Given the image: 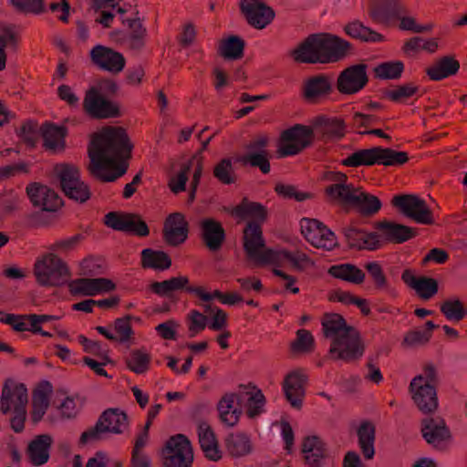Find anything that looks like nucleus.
Here are the masks:
<instances>
[{"label":"nucleus","mask_w":467,"mask_h":467,"mask_svg":"<svg viewBox=\"0 0 467 467\" xmlns=\"http://www.w3.org/2000/svg\"><path fill=\"white\" fill-rule=\"evenodd\" d=\"M133 144L121 127H106L97 133L88 146L89 174L103 182H115L128 170Z\"/></svg>","instance_id":"obj_1"},{"label":"nucleus","mask_w":467,"mask_h":467,"mask_svg":"<svg viewBox=\"0 0 467 467\" xmlns=\"http://www.w3.org/2000/svg\"><path fill=\"white\" fill-rule=\"evenodd\" d=\"M27 402L28 394L25 384L16 383L12 379L4 381L0 397V411L6 415L10 412L11 408H14V416L10 420V425L16 433H20L25 429Z\"/></svg>","instance_id":"obj_2"},{"label":"nucleus","mask_w":467,"mask_h":467,"mask_svg":"<svg viewBox=\"0 0 467 467\" xmlns=\"http://www.w3.org/2000/svg\"><path fill=\"white\" fill-rule=\"evenodd\" d=\"M129 418L126 412L118 408L104 410L94 427L84 431L80 442L99 441L104 433L122 434L129 429Z\"/></svg>","instance_id":"obj_3"},{"label":"nucleus","mask_w":467,"mask_h":467,"mask_svg":"<svg viewBox=\"0 0 467 467\" xmlns=\"http://www.w3.org/2000/svg\"><path fill=\"white\" fill-rule=\"evenodd\" d=\"M34 274L39 285L56 286L64 284L69 278L70 270L57 254L48 253L36 261Z\"/></svg>","instance_id":"obj_4"},{"label":"nucleus","mask_w":467,"mask_h":467,"mask_svg":"<svg viewBox=\"0 0 467 467\" xmlns=\"http://www.w3.org/2000/svg\"><path fill=\"white\" fill-rule=\"evenodd\" d=\"M244 250L246 256L257 265H270L277 258L276 251L267 248L261 224L248 222L244 229Z\"/></svg>","instance_id":"obj_5"},{"label":"nucleus","mask_w":467,"mask_h":467,"mask_svg":"<svg viewBox=\"0 0 467 467\" xmlns=\"http://www.w3.org/2000/svg\"><path fill=\"white\" fill-rule=\"evenodd\" d=\"M54 171L67 197L81 203L90 198L89 187L80 180V172L77 166L60 163L55 166Z\"/></svg>","instance_id":"obj_6"},{"label":"nucleus","mask_w":467,"mask_h":467,"mask_svg":"<svg viewBox=\"0 0 467 467\" xmlns=\"http://www.w3.org/2000/svg\"><path fill=\"white\" fill-rule=\"evenodd\" d=\"M364 352L365 345L355 327L348 329L344 335L331 341L329 348V355L333 360H341L346 363L358 360Z\"/></svg>","instance_id":"obj_7"},{"label":"nucleus","mask_w":467,"mask_h":467,"mask_svg":"<svg viewBox=\"0 0 467 467\" xmlns=\"http://www.w3.org/2000/svg\"><path fill=\"white\" fill-rule=\"evenodd\" d=\"M163 467H192L193 451L190 440L183 434L171 436L162 450Z\"/></svg>","instance_id":"obj_8"},{"label":"nucleus","mask_w":467,"mask_h":467,"mask_svg":"<svg viewBox=\"0 0 467 467\" xmlns=\"http://www.w3.org/2000/svg\"><path fill=\"white\" fill-rule=\"evenodd\" d=\"M313 139V129L309 126L296 124L284 130L280 136L277 149L278 157L294 156L308 147Z\"/></svg>","instance_id":"obj_9"},{"label":"nucleus","mask_w":467,"mask_h":467,"mask_svg":"<svg viewBox=\"0 0 467 467\" xmlns=\"http://www.w3.org/2000/svg\"><path fill=\"white\" fill-rule=\"evenodd\" d=\"M420 432L425 441L433 449L443 451L452 442L451 432L441 417H427L421 420Z\"/></svg>","instance_id":"obj_10"},{"label":"nucleus","mask_w":467,"mask_h":467,"mask_svg":"<svg viewBox=\"0 0 467 467\" xmlns=\"http://www.w3.org/2000/svg\"><path fill=\"white\" fill-rule=\"evenodd\" d=\"M269 137L266 134H257L244 146L247 152L239 158L243 165L258 168L264 174L270 172V153L267 150Z\"/></svg>","instance_id":"obj_11"},{"label":"nucleus","mask_w":467,"mask_h":467,"mask_svg":"<svg viewBox=\"0 0 467 467\" xmlns=\"http://www.w3.org/2000/svg\"><path fill=\"white\" fill-rule=\"evenodd\" d=\"M83 109L91 118L112 119L121 115L117 102L105 99L96 88H89L84 97Z\"/></svg>","instance_id":"obj_12"},{"label":"nucleus","mask_w":467,"mask_h":467,"mask_svg":"<svg viewBox=\"0 0 467 467\" xmlns=\"http://www.w3.org/2000/svg\"><path fill=\"white\" fill-rule=\"evenodd\" d=\"M392 204L402 214L421 224H432L433 215L426 202L416 195H397Z\"/></svg>","instance_id":"obj_13"},{"label":"nucleus","mask_w":467,"mask_h":467,"mask_svg":"<svg viewBox=\"0 0 467 467\" xmlns=\"http://www.w3.org/2000/svg\"><path fill=\"white\" fill-rule=\"evenodd\" d=\"M240 12L249 26L264 29L275 17L274 9L262 0H239Z\"/></svg>","instance_id":"obj_14"},{"label":"nucleus","mask_w":467,"mask_h":467,"mask_svg":"<svg viewBox=\"0 0 467 467\" xmlns=\"http://www.w3.org/2000/svg\"><path fill=\"white\" fill-rule=\"evenodd\" d=\"M368 65L356 64L342 70L337 79V89L343 95H353L362 90L368 83Z\"/></svg>","instance_id":"obj_15"},{"label":"nucleus","mask_w":467,"mask_h":467,"mask_svg":"<svg viewBox=\"0 0 467 467\" xmlns=\"http://www.w3.org/2000/svg\"><path fill=\"white\" fill-rule=\"evenodd\" d=\"M301 233L313 246L327 251L337 246L334 233L321 222L316 219L304 218L301 220Z\"/></svg>","instance_id":"obj_16"},{"label":"nucleus","mask_w":467,"mask_h":467,"mask_svg":"<svg viewBox=\"0 0 467 467\" xmlns=\"http://www.w3.org/2000/svg\"><path fill=\"white\" fill-rule=\"evenodd\" d=\"M104 223L107 226L135 235L145 237L150 234L147 223L136 213H118L110 212L105 215Z\"/></svg>","instance_id":"obj_17"},{"label":"nucleus","mask_w":467,"mask_h":467,"mask_svg":"<svg viewBox=\"0 0 467 467\" xmlns=\"http://www.w3.org/2000/svg\"><path fill=\"white\" fill-rule=\"evenodd\" d=\"M318 35L322 64L340 61L352 53L353 47L348 41L330 34Z\"/></svg>","instance_id":"obj_18"},{"label":"nucleus","mask_w":467,"mask_h":467,"mask_svg":"<svg viewBox=\"0 0 467 467\" xmlns=\"http://www.w3.org/2000/svg\"><path fill=\"white\" fill-rule=\"evenodd\" d=\"M346 244L351 250L376 251L382 247V240L377 232H367L355 226L342 229Z\"/></svg>","instance_id":"obj_19"},{"label":"nucleus","mask_w":467,"mask_h":467,"mask_svg":"<svg viewBox=\"0 0 467 467\" xmlns=\"http://www.w3.org/2000/svg\"><path fill=\"white\" fill-rule=\"evenodd\" d=\"M410 391L417 408L422 413H432L438 408V398L435 387L431 384H423V378L416 376L410 384Z\"/></svg>","instance_id":"obj_20"},{"label":"nucleus","mask_w":467,"mask_h":467,"mask_svg":"<svg viewBox=\"0 0 467 467\" xmlns=\"http://www.w3.org/2000/svg\"><path fill=\"white\" fill-rule=\"evenodd\" d=\"M89 57L97 67L113 74L121 72L126 65V59L121 53L102 45L95 46L90 50Z\"/></svg>","instance_id":"obj_21"},{"label":"nucleus","mask_w":467,"mask_h":467,"mask_svg":"<svg viewBox=\"0 0 467 467\" xmlns=\"http://www.w3.org/2000/svg\"><path fill=\"white\" fill-rule=\"evenodd\" d=\"M307 376L301 370H293L285 375L282 389L292 408L300 410L306 396Z\"/></svg>","instance_id":"obj_22"},{"label":"nucleus","mask_w":467,"mask_h":467,"mask_svg":"<svg viewBox=\"0 0 467 467\" xmlns=\"http://www.w3.org/2000/svg\"><path fill=\"white\" fill-rule=\"evenodd\" d=\"M333 90L332 78L327 74H317L306 78L301 87L302 98L309 103H317Z\"/></svg>","instance_id":"obj_23"},{"label":"nucleus","mask_w":467,"mask_h":467,"mask_svg":"<svg viewBox=\"0 0 467 467\" xmlns=\"http://www.w3.org/2000/svg\"><path fill=\"white\" fill-rule=\"evenodd\" d=\"M115 288V284L104 277L78 278L68 283V290L72 296H93Z\"/></svg>","instance_id":"obj_24"},{"label":"nucleus","mask_w":467,"mask_h":467,"mask_svg":"<svg viewBox=\"0 0 467 467\" xmlns=\"http://www.w3.org/2000/svg\"><path fill=\"white\" fill-rule=\"evenodd\" d=\"M189 223L181 213L170 214L163 225V239L169 245L178 246L188 238Z\"/></svg>","instance_id":"obj_25"},{"label":"nucleus","mask_w":467,"mask_h":467,"mask_svg":"<svg viewBox=\"0 0 467 467\" xmlns=\"http://www.w3.org/2000/svg\"><path fill=\"white\" fill-rule=\"evenodd\" d=\"M26 193L33 205L43 211L55 212L62 205L61 198L54 190L37 182L27 185Z\"/></svg>","instance_id":"obj_26"},{"label":"nucleus","mask_w":467,"mask_h":467,"mask_svg":"<svg viewBox=\"0 0 467 467\" xmlns=\"http://www.w3.org/2000/svg\"><path fill=\"white\" fill-rule=\"evenodd\" d=\"M377 233L382 240V246L386 243L403 244L416 236L414 228L389 221H381L375 223Z\"/></svg>","instance_id":"obj_27"},{"label":"nucleus","mask_w":467,"mask_h":467,"mask_svg":"<svg viewBox=\"0 0 467 467\" xmlns=\"http://www.w3.org/2000/svg\"><path fill=\"white\" fill-rule=\"evenodd\" d=\"M152 293L161 297H171L176 291L183 290L199 297L201 286L191 285L186 275H178L161 282H153L150 285Z\"/></svg>","instance_id":"obj_28"},{"label":"nucleus","mask_w":467,"mask_h":467,"mask_svg":"<svg viewBox=\"0 0 467 467\" xmlns=\"http://www.w3.org/2000/svg\"><path fill=\"white\" fill-rule=\"evenodd\" d=\"M243 396L238 393H225L217 404L221 421L228 426H235L242 415Z\"/></svg>","instance_id":"obj_29"},{"label":"nucleus","mask_w":467,"mask_h":467,"mask_svg":"<svg viewBox=\"0 0 467 467\" xmlns=\"http://www.w3.org/2000/svg\"><path fill=\"white\" fill-rule=\"evenodd\" d=\"M401 280L424 300L433 297L439 289L436 279L428 276H416L411 269H405L401 274Z\"/></svg>","instance_id":"obj_30"},{"label":"nucleus","mask_w":467,"mask_h":467,"mask_svg":"<svg viewBox=\"0 0 467 467\" xmlns=\"http://www.w3.org/2000/svg\"><path fill=\"white\" fill-rule=\"evenodd\" d=\"M201 238L212 252L219 251L225 241V231L222 223L213 218H204L200 222Z\"/></svg>","instance_id":"obj_31"},{"label":"nucleus","mask_w":467,"mask_h":467,"mask_svg":"<svg viewBox=\"0 0 467 467\" xmlns=\"http://www.w3.org/2000/svg\"><path fill=\"white\" fill-rule=\"evenodd\" d=\"M318 44L319 35H310L291 52L293 59L298 63H322V55Z\"/></svg>","instance_id":"obj_32"},{"label":"nucleus","mask_w":467,"mask_h":467,"mask_svg":"<svg viewBox=\"0 0 467 467\" xmlns=\"http://www.w3.org/2000/svg\"><path fill=\"white\" fill-rule=\"evenodd\" d=\"M52 392L53 388L48 381L42 382L34 389L32 394L31 420L35 424L38 423L46 414L49 407Z\"/></svg>","instance_id":"obj_33"},{"label":"nucleus","mask_w":467,"mask_h":467,"mask_svg":"<svg viewBox=\"0 0 467 467\" xmlns=\"http://www.w3.org/2000/svg\"><path fill=\"white\" fill-rule=\"evenodd\" d=\"M239 394L243 396V403L246 401V414L254 419L264 412L265 397L262 390L254 385H240Z\"/></svg>","instance_id":"obj_34"},{"label":"nucleus","mask_w":467,"mask_h":467,"mask_svg":"<svg viewBox=\"0 0 467 467\" xmlns=\"http://www.w3.org/2000/svg\"><path fill=\"white\" fill-rule=\"evenodd\" d=\"M198 437L204 456L210 461L218 462L222 458V451L219 450L215 434L207 422L199 423Z\"/></svg>","instance_id":"obj_35"},{"label":"nucleus","mask_w":467,"mask_h":467,"mask_svg":"<svg viewBox=\"0 0 467 467\" xmlns=\"http://www.w3.org/2000/svg\"><path fill=\"white\" fill-rule=\"evenodd\" d=\"M231 214L240 219H250L262 224L267 218V209L260 202H251L244 198L242 202L232 209Z\"/></svg>","instance_id":"obj_36"},{"label":"nucleus","mask_w":467,"mask_h":467,"mask_svg":"<svg viewBox=\"0 0 467 467\" xmlns=\"http://www.w3.org/2000/svg\"><path fill=\"white\" fill-rule=\"evenodd\" d=\"M53 439L48 434L36 436L28 445L27 455L33 465L39 466L49 459V451Z\"/></svg>","instance_id":"obj_37"},{"label":"nucleus","mask_w":467,"mask_h":467,"mask_svg":"<svg viewBox=\"0 0 467 467\" xmlns=\"http://www.w3.org/2000/svg\"><path fill=\"white\" fill-rule=\"evenodd\" d=\"M41 134L44 140L43 145L47 150L57 151L64 149L65 137L67 136L65 127L45 123L41 127Z\"/></svg>","instance_id":"obj_38"},{"label":"nucleus","mask_w":467,"mask_h":467,"mask_svg":"<svg viewBox=\"0 0 467 467\" xmlns=\"http://www.w3.org/2000/svg\"><path fill=\"white\" fill-rule=\"evenodd\" d=\"M321 325L325 337L330 338L331 341L344 335L348 329L354 327L348 326L345 318L337 313L324 314Z\"/></svg>","instance_id":"obj_39"},{"label":"nucleus","mask_w":467,"mask_h":467,"mask_svg":"<svg viewBox=\"0 0 467 467\" xmlns=\"http://www.w3.org/2000/svg\"><path fill=\"white\" fill-rule=\"evenodd\" d=\"M351 206L363 216H372L381 209L382 204L377 196L358 188Z\"/></svg>","instance_id":"obj_40"},{"label":"nucleus","mask_w":467,"mask_h":467,"mask_svg":"<svg viewBox=\"0 0 467 467\" xmlns=\"http://www.w3.org/2000/svg\"><path fill=\"white\" fill-rule=\"evenodd\" d=\"M344 32L351 38L367 43L382 42L384 36L372 30L370 27L364 26L360 21L354 20L348 23L344 26Z\"/></svg>","instance_id":"obj_41"},{"label":"nucleus","mask_w":467,"mask_h":467,"mask_svg":"<svg viewBox=\"0 0 467 467\" xmlns=\"http://www.w3.org/2000/svg\"><path fill=\"white\" fill-rule=\"evenodd\" d=\"M128 25V35L126 42L130 49L140 50L144 47L147 38V29L143 26L142 21L137 17L122 21Z\"/></svg>","instance_id":"obj_42"},{"label":"nucleus","mask_w":467,"mask_h":467,"mask_svg":"<svg viewBox=\"0 0 467 467\" xmlns=\"http://www.w3.org/2000/svg\"><path fill=\"white\" fill-rule=\"evenodd\" d=\"M326 444L318 436H308L304 439L302 452L306 462L311 466H317L326 455Z\"/></svg>","instance_id":"obj_43"},{"label":"nucleus","mask_w":467,"mask_h":467,"mask_svg":"<svg viewBox=\"0 0 467 467\" xmlns=\"http://www.w3.org/2000/svg\"><path fill=\"white\" fill-rule=\"evenodd\" d=\"M341 163L344 166L353 168L379 164V146L356 150L343 159Z\"/></svg>","instance_id":"obj_44"},{"label":"nucleus","mask_w":467,"mask_h":467,"mask_svg":"<svg viewBox=\"0 0 467 467\" xmlns=\"http://www.w3.org/2000/svg\"><path fill=\"white\" fill-rule=\"evenodd\" d=\"M328 274L337 279H341L355 285H360L365 280V273L352 264H340L332 265Z\"/></svg>","instance_id":"obj_45"},{"label":"nucleus","mask_w":467,"mask_h":467,"mask_svg":"<svg viewBox=\"0 0 467 467\" xmlns=\"http://www.w3.org/2000/svg\"><path fill=\"white\" fill-rule=\"evenodd\" d=\"M375 426L369 421H364L358 429V445L365 459L371 460L375 454Z\"/></svg>","instance_id":"obj_46"},{"label":"nucleus","mask_w":467,"mask_h":467,"mask_svg":"<svg viewBox=\"0 0 467 467\" xmlns=\"http://www.w3.org/2000/svg\"><path fill=\"white\" fill-rule=\"evenodd\" d=\"M460 68L459 62L450 57H444L437 64L428 67L426 73L431 80H441L455 75Z\"/></svg>","instance_id":"obj_47"},{"label":"nucleus","mask_w":467,"mask_h":467,"mask_svg":"<svg viewBox=\"0 0 467 467\" xmlns=\"http://www.w3.org/2000/svg\"><path fill=\"white\" fill-rule=\"evenodd\" d=\"M141 265L143 268L166 270L171 265V259L163 251H155L146 248L141 252Z\"/></svg>","instance_id":"obj_48"},{"label":"nucleus","mask_w":467,"mask_h":467,"mask_svg":"<svg viewBox=\"0 0 467 467\" xmlns=\"http://www.w3.org/2000/svg\"><path fill=\"white\" fill-rule=\"evenodd\" d=\"M358 188L351 183L330 184L325 188L326 195L332 201H337L351 206Z\"/></svg>","instance_id":"obj_49"},{"label":"nucleus","mask_w":467,"mask_h":467,"mask_svg":"<svg viewBox=\"0 0 467 467\" xmlns=\"http://www.w3.org/2000/svg\"><path fill=\"white\" fill-rule=\"evenodd\" d=\"M369 16L379 24H388L397 16L395 0H379L370 9Z\"/></svg>","instance_id":"obj_50"},{"label":"nucleus","mask_w":467,"mask_h":467,"mask_svg":"<svg viewBox=\"0 0 467 467\" xmlns=\"http://www.w3.org/2000/svg\"><path fill=\"white\" fill-rule=\"evenodd\" d=\"M317 129L319 130L325 140L339 139L345 135L344 121L337 118H319L317 120Z\"/></svg>","instance_id":"obj_51"},{"label":"nucleus","mask_w":467,"mask_h":467,"mask_svg":"<svg viewBox=\"0 0 467 467\" xmlns=\"http://www.w3.org/2000/svg\"><path fill=\"white\" fill-rule=\"evenodd\" d=\"M438 327L432 321H427L425 328L413 329L404 336L402 345L406 347H418L427 344L432 336V330Z\"/></svg>","instance_id":"obj_52"},{"label":"nucleus","mask_w":467,"mask_h":467,"mask_svg":"<svg viewBox=\"0 0 467 467\" xmlns=\"http://www.w3.org/2000/svg\"><path fill=\"white\" fill-rule=\"evenodd\" d=\"M244 41L237 36H231L221 43L218 52L224 58L239 59L244 56Z\"/></svg>","instance_id":"obj_53"},{"label":"nucleus","mask_w":467,"mask_h":467,"mask_svg":"<svg viewBox=\"0 0 467 467\" xmlns=\"http://www.w3.org/2000/svg\"><path fill=\"white\" fill-rule=\"evenodd\" d=\"M226 448L232 456L242 457L250 452L251 442L245 434L234 433L226 439Z\"/></svg>","instance_id":"obj_54"},{"label":"nucleus","mask_w":467,"mask_h":467,"mask_svg":"<svg viewBox=\"0 0 467 467\" xmlns=\"http://www.w3.org/2000/svg\"><path fill=\"white\" fill-rule=\"evenodd\" d=\"M150 359V355L145 349H134L126 358V365L134 373L143 374L149 369Z\"/></svg>","instance_id":"obj_55"},{"label":"nucleus","mask_w":467,"mask_h":467,"mask_svg":"<svg viewBox=\"0 0 467 467\" xmlns=\"http://www.w3.org/2000/svg\"><path fill=\"white\" fill-rule=\"evenodd\" d=\"M214 178L222 184L230 185L235 183L237 175L234 171L232 160L223 158L218 161L213 171Z\"/></svg>","instance_id":"obj_56"},{"label":"nucleus","mask_w":467,"mask_h":467,"mask_svg":"<svg viewBox=\"0 0 467 467\" xmlns=\"http://www.w3.org/2000/svg\"><path fill=\"white\" fill-rule=\"evenodd\" d=\"M277 258L270 265H277L283 259L289 261L292 265L297 270H305L314 265V262L304 253L296 252L291 253L288 251H276Z\"/></svg>","instance_id":"obj_57"},{"label":"nucleus","mask_w":467,"mask_h":467,"mask_svg":"<svg viewBox=\"0 0 467 467\" xmlns=\"http://www.w3.org/2000/svg\"><path fill=\"white\" fill-rule=\"evenodd\" d=\"M409 161L406 151H398L391 148L379 146V165L401 166Z\"/></svg>","instance_id":"obj_58"},{"label":"nucleus","mask_w":467,"mask_h":467,"mask_svg":"<svg viewBox=\"0 0 467 467\" xmlns=\"http://www.w3.org/2000/svg\"><path fill=\"white\" fill-rule=\"evenodd\" d=\"M132 318H134L132 316L127 315L114 320L113 328L117 342L124 344L132 340L134 335V330L130 323Z\"/></svg>","instance_id":"obj_59"},{"label":"nucleus","mask_w":467,"mask_h":467,"mask_svg":"<svg viewBox=\"0 0 467 467\" xmlns=\"http://www.w3.org/2000/svg\"><path fill=\"white\" fill-rule=\"evenodd\" d=\"M84 238L82 234H77L70 237L57 239L49 245L48 249L54 254H67L76 250Z\"/></svg>","instance_id":"obj_60"},{"label":"nucleus","mask_w":467,"mask_h":467,"mask_svg":"<svg viewBox=\"0 0 467 467\" xmlns=\"http://www.w3.org/2000/svg\"><path fill=\"white\" fill-rule=\"evenodd\" d=\"M404 70L401 61H389L378 65L374 68L375 76L380 79H398Z\"/></svg>","instance_id":"obj_61"},{"label":"nucleus","mask_w":467,"mask_h":467,"mask_svg":"<svg viewBox=\"0 0 467 467\" xmlns=\"http://www.w3.org/2000/svg\"><path fill=\"white\" fill-rule=\"evenodd\" d=\"M32 317L33 314L29 315H15L5 314L0 318V321L4 324H7L12 327L15 331L24 332L30 331L32 328Z\"/></svg>","instance_id":"obj_62"},{"label":"nucleus","mask_w":467,"mask_h":467,"mask_svg":"<svg viewBox=\"0 0 467 467\" xmlns=\"http://www.w3.org/2000/svg\"><path fill=\"white\" fill-rule=\"evenodd\" d=\"M199 298L204 302H210L211 300L216 298L222 304L229 306H234L243 301V297L237 293H222L219 290H214L213 293H208L202 286H201V294H199Z\"/></svg>","instance_id":"obj_63"},{"label":"nucleus","mask_w":467,"mask_h":467,"mask_svg":"<svg viewBox=\"0 0 467 467\" xmlns=\"http://www.w3.org/2000/svg\"><path fill=\"white\" fill-rule=\"evenodd\" d=\"M440 309L448 320L456 322L461 321L466 315V310L459 299L445 300Z\"/></svg>","instance_id":"obj_64"}]
</instances>
